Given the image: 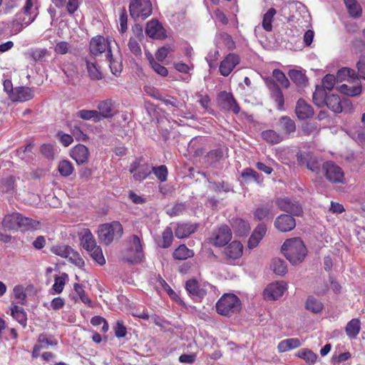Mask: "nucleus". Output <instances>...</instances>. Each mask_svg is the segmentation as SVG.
Segmentation results:
<instances>
[{
	"label": "nucleus",
	"mask_w": 365,
	"mask_h": 365,
	"mask_svg": "<svg viewBox=\"0 0 365 365\" xmlns=\"http://www.w3.org/2000/svg\"><path fill=\"white\" fill-rule=\"evenodd\" d=\"M272 77L273 78H267L265 80V83L270 92L271 98L277 104V109L283 110L284 98L279 85L284 88H288L290 86V83L284 72L278 68L273 70Z\"/></svg>",
	"instance_id": "nucleus-1"
},
{
	"label": "nucleus",
	"mask_w": 365,
	"mask_h": 365,
	"mask_svg": "<svg viewBox=\"0 0 365 365\" xmlns=\"http://www.w3.org/2000/svg\"><path fill=\"white\" fill-rule=\"evenodd\" d=\"M282 252L293 264L302 262L307 255V248L299 237L286 240L282 246Z\"/></svg>",
	"instance_id": "nucleus-2"
},
{
	"label": "nucleus",
	"mask_w": 365,
	"mask_h": 365,
	"mask_svg": "<svg viewBox=\"0 0 365 365\" xmlns=\"http://www.w3.org/2000/svg\"><path fill=\"white\" fill-rule=\"evenodd\" d=\"M144 259L143 244L140 238L135 235L130 237L128 246L123 252L122 259L130 264L140 263Z\"/></svg>",
	"instance_id": "nucleus-3"
},
{
	"label": "nucleus",
	"mask_w": 365,
	"mask_h": 365,
	"mask_svg": "<svg viewBox=\"0 0 365 365\" xmlns=\"http://www.w3.org/2000/svg\"><path fill=\"white\" fill-rule=\"evenodd\" d=\"M217 312L222 316H230L241 309L239 297L230 293L224 294L216 303Z\"/></svg>",
	"instance_id": "nucleus-4"
},
{
	"label": "nucleus",
	"mask_w": 365,
	"mask_h": 365,
	"mask_svg": "<svg viewBox=\"0 0 365 365\" xmlns=\"http://www.w3.org/2000/svg\"><path fill=\"white\" fill-rule=\"evenodd\" d=\"M123 229L118 221H113L110 223H105L100 226L98 232V238L101 242L109 245L114 240L115 237H120Z\"/></svg>",
	"instance_id": "nucleus-5"
},
{
	"label": "nucleus",
	"mask_w": 365,
	"mask_h": 365,
	"mask_svg": "<svg viewBox=\"0 0 365 365\" xmlns=\"http://www.w3.org/2000/svg\"><path fill=\"white\" fill-rule=\"evenodd\" d=\"M331 111L335 113H340L343 111L351 113L353 110V106L349 99L343 98L342 99L336 94H329L327 96L326 105Z\"/></svg>",
	"instance_id": "nucleus-6"
},
{
	"label": "nucleus",
	"mask_w": 365,
	"mask_h": 365,
	"mask_svg": "<svg viewBox=\"0 0 365 365\" xmlns=\"http://www.w3.org/2000/svg\"><path fill=\"white\" fill-rule=\"evenodd\" d=\"M130 14L133 18H148L152 13L150 0H132L129 4Z\"/></svg>",
	"instance_id": "nucleus-7"
},
{
	"label": "nucleus",
	"mask_w": 365,
	"mask_h": 365,
	"mask_svg": "<svg viewBox=\"0 0 365 365\" xmlns=\"http://www.w3.org/2000/svg\"><path fill=\"white\" fill-rule=\"evenodd\" d=\"M232 239V232L227 225L220 226L208 238V242L215 247H223Z\"/></svg>",
	"instance_id": "nucleus-8"
},
{
	"label": "nucleus",
	"mask_w": 365,
	"mask_h": 365,
	"mask_svg": "<svg viewBox=\"0 0 365 365\" xmlns=\"http://www.w3.org/2000/svg\"><path fill=\"white\" fill-rule=\"evenodd\" d=\"M326 178L332 183H344V173L341 167L332 161H327L322 165Z\"/></svg>",
	"instance_id": "nucleus-9"
},
{
	"label": "nucleus",
	"mask_w": 365,
	"mask_h": 365,
	"mask_svg": "<svg viewBox=\"0 0 365 365\" xmlns=\"http://www.w3.org/2000/svg\"><path fill=\"white\" fill-rule=\"evenodd\" d=\"M240 56L235 53H229L224 56L219 65V73L227 77L240 63Z\"/></svg>",
	"instance_id": "nucleus-10"
},
{
	"label": "nucleus",
	"mask_w": 365,
	"mask_h": 365,
	"mask_svg": "<svg viewBox=\"0 0 365 365\" xmlns=\"http://www.w3.org/2000/svg\"><path fill=\"white\" fill-rule=\"evenodd\" d=\"M297 160L299 165H305L307 169L316 174L321 170L320 163L317 158L313 155L311 152H299L297 154Z\"/></svg>",
	"instance_id": "nucleus-11"
},
{
	"label": "nucleus",
	"mask_w": 365,
	"mask_h": 365,
	"mask_svg": "<svg viewBox=\"0 0 365 365\" xmlns=\"http://www.w3.org/2000/svg\"><path fill=\"white\" fill-rule=\"evenodd\" d=\"M275 205L284 212L299 216L303 212L302 207L297 201H292L288 197H279L275 200Z\"/></svg>",
	"instance_id": "nucleus-12"
},
{
	"label": "nucleus",
	"mask_w": 365,
	"mask_h": 365,
	"mask_svg": "<svg viewBox=\"0 0 365 365\" xmlns=\"http://www.w3.org/2000/svg\"><path fill=\"white\" fill-rule=\"evenodd\" d=\"M275 215L273 202H269L258 206L253 212V217L257 221L269 222Z\"/></svg>",
	"instance_id": "nucleus-13"
},
{
	"label": "nucleus",
	"mask_w": 365,
	"mask_h": 365,
	"mask_svg": "<svg viewBox=\"0 0 365 365\" xmlns=\"http://www.w3.org/2000/svg\"><path fill=\"white\" fill-rule=\"evenodd\" d=\"M243 254V245L239 241H232L223 250V255L227 263L232 264L233 261L240 259Z\"/></svg>",
	"instance_id": "nucleus-14"
},
{
	"label": "nucleus",
	"mask_w": 365,
	"mask_h": 365,
	"mask_svg": "<svg viewBox=\"0 0 365 365\" xmlns=\"http://www.w3.org/2000/svg\"><path fill=\"white\" fill-rule=\"evenodd\" d=\"M89 50L92 55L97 56L103 52L110 50V42L108 39L105 38L103 36L98 35L91 39L89 44Z\"/></svg>",
	"instance_id": "nucleus-15"
},
{
	"label": "nucleus",
	"mask_w": 365,
	"mask_h": 365,
	"mask_svg": "<svg viewBox=\"0 0 365 365\" xmlns=\"http://www.w3.org/2000/svg\"><path fill=\"white\" fill-rule=\"evenodd\" d=\"M145 34L149 37L155 39L163 40L167 37L166 30L162 24L156 19H152L147 23Z\"/></svg>",
	"instance_id": "nucleus-16"
},
{
	"label": "nucleus",
	"mask_w": 365,
	"mask_h": 365,
	"mask_svg": "<svg viewBox=\"0 0 365 365\" xmlns=\"http://www.w3.org/2000/svg\"><path fill=\"white\" fill-rule=\"evenodd\" d=\"M274 225L279 232H287L294 229L296 222L291 215L282 214L276 217Z\"/></svg>",
	"instance_id": "nucleus-17"
},
{
	"label": "nucleus",
	"mask_w": 365,
	"mask_h": 365,
	"mask_svg": "<svg viewBox=\"0 0 365 365\" xmlns=\"http://www.w3.org/2000/svg\"><path fill=\"white\" fill-rule=\"evenodd\" d=\"M286 289V284L283 282H277L269 284L263 292L265 299L275 300L281 297Z\"/></svg>",
	"instance_id": "nucleus-18"
},
{
	"label": "nucleus",
	"mask_w": 365,
	"mask_h": 365,
	"mask_svg": "<svg viewBox=\"0 0 365 365\" xmlns=\"http://www.w3.org/2000/svg\"><path fill=\"white\" fill-rule=\"evenodd\" d=\"M37 14L36 9L34 8L33 1L26 0V4L19 16L22 24L29 25L34 21Z\"/></svg>",
	"instance_id": "nucleus-19"
},
{
	"label": "nucleus",
	"mask_w": 365,
	"mask_h": 365,
	"mask_svg": "<svg viewBox=\"0 0 365 365\" xmlns=\"http://www.w3.org/2000/svg\"><path fill=\"white\" fill-rule=\"evenodd\" d=\"M218 101L228 110H232L235 114H237L240 110L239 104L231 93L227 91L220 92L218 95Z\"/></svg>",
	"instance_id": "nucleus-20"
},
{
	"label": "nucleus",
	"mask_w": 365,
	"mask_h": 365,
	"mask_svg": "<svg viewBox=\"0 0 365 365\" xmlns=\"http://www.w3.org/2000/svg\"><path fill=\"white\" fill-rule=\"evenodd\" d=\"M89 150L86 146L78 144L74 146L71 153V157L78 165H83L88 162L89 158Z\"/></svg>",
	"instance_id": "nucleus-21"
},
{
	"label": "nucleus",
	"mask_w": 365,
	"mask_h": 365,
	"mask_svg": "<svg viewBox=\"0 0 365 365\" xmlns=\"http://www.w3.org/2000/svg\"><path fill=\"white\" fill-rule=\"evenodd\" d=\"M295 113L299 120H306L314 115L312 107L302 98L297 101L295 107Z\"/></svg>",
	"instance_id": "nucleus-22"
},
{
	"label": "nucleus",
	"mask_w": 365,
	"mask_h": 365,
	"mask_svg": "<svg viewBox=\"0 0 365 365\" xmlns=\"http://www.w3.org/2000/svg\"><path fill=\"white\" fill-rule=\"evenodd\" d=\"M34 91L29 87L19 86L14 88L10 98L13 101L25 102L32 99Z\"/></svg>",
	"instance_id": "nucleus-23"
},
{
	"label": "nucleus",
	"mask_w": 365,
	"mask_h": 365,
	"mask_svg": "<svg viewBox=\"0 0 365 365\" xmlns=\"http://www.w3.org/2000/svg\"><path fill=\"white\" fill-rule=\"evenodd\" d=\"M78 235L81 246L87 252L92 251L97 246L95 237L89 229H83Z\"/></svg>",
	"instance_id": "nucleus-24"
},
{
	"label": "nucleus",
	"mask_w": 365,
	"mask_h": 365,
	"mask_svg": "<svg viewBox=\"0 0 365 365\" xmlns=\"http://www.w3.org/2000/svg\"><path fill=\"white\" fill-rule=\"evenodd\" d=\"M198 225L197 223L187 222L179 224L175 230V235L178 239L187 237L194 233Z\"/></svg>",
	"instance_id": "nucleus-25"
},
{
	"label": "nucleus",
	"mask_w": 365,
	"mask_h": 365,
	"mask_svg": "<svg viewBox=\"0 0 365 365\" xmlns=\"http://www.w3.org/2000/svg\"><path fill=\"white\" fill-rule=\"evenodd\" d=\"M97 108L99 117L102 116L104 118H108L114 115L115 103L111 99L100 101Z\"/></svg>",
	"instance_id": "nucleus-26"
},
{
	"label": "nucleus",
	"mask_w": 365,
	"mask_h": 365,
	"mask_svg": "<svg viewBox=\"0 0 365 365\" xmlns=\"http://www.w3.org/2000/svg\"><path fill=\"white\" fill-rule=\"evenodd\" d=\"M279 125L283 134L287 137H289L296 131L295 122L287 115L282 116L279 118Z\"/></svg>",
	"instance_id": "nucleus-27"
},
{
	"label": "nucleus",
	"mask_w": 365,
	"mask_h": 365,
	"mask_svg": "<svg viewBox=\"0 0 365 365\" xmlns=\"http://www.w3.org/2000/svg\"><path fill=\"white\" fill-rule=\"evenodd\" d=\"M185 289L190 295L200 299L203 298L207 294V291L200 287L198 282L195 279L186 282Z\"/></svg>",
	"instance_id": "nucleus-28"
},
{
	"label": "nucleus",
	"mask_w": 365,
	"mask_h": 365,
	"mask_svg": "<svg viewBox=\"0 0 365 365\" xmlns=\"http://www.w3.org/2000/svg\"><path fill=\"white\" fill-rule=\"evenodd\" d=\"M232 227L236 235L245 236L250 231V225L248 221L242 218H236L232 220Z\"/></svg>",
	"instance_id": "nucleus-29"
},
{
	"label": "nucleus",
	"mask_w": 365,
	"mask_h": 365,
	"mask_svg": "<svg viewBox=\"0 0 365 365\" xmlns=\"http://www.w3.org/2000/svg\"><path fill=\"white\" fill-rule=\"evenodd\" d=\"M20 213L13 212L4 216L2 220V226L7 230L19 229Z\"/></svg>",
	"instance_id": "nucleus-30"
},
{
	"label": "nucleus",
	"mask_w": 365,
	"mask_h": 365,
	"mask_svg": "<svg viewBox=\"0 0 365 365\" xmlns=\"http://www.w3.org/2000/svg\"><path fill=\"white\" fill-rule=\"evenodd\" d=\"M349 15L354 19H358L362 15V7L357 0H344Z\"/></svg>",
	"instance_id": "nucleus-31"
},
{
	"label": "nucleus",
	"mask_w": 365,
	"mask_h": 365,
	"mask_svg": "<svg viewBox=\"0 0 365 365\" xmlns=\"http://www.w3.org/2000/svg\"><path fill=\"white\" fill-rule=\"evenodd\" d=\"M195 252L185 245H179L173 252V257L176 260H185L194 256Z\"/></svg>",
	"instance_id": "nucleus-32"
},
{
	"label": "nucleus",
	"mask_w": 365,
	"mask_h": 365,
	"mask_svg": "<svg viewBox=\"0 0 365 365\" xmlns=\"http://www.w3.org/2000/svg\"><path fill=\"white\" fill-rule=\"evenodd\" d=\"M336 78L339 81H347L351 83L358 80L355 71L347 67L339 69L336 73Z\"/></svg>",
	"instance_id": "nucleus-33"
},
{
	"label": "nucleus",
	"mask_w": 365,
	"mask_h": 365,
	"mask_svg": "<svg viewBox=\"0 0 365 365\" xmlns=\"http://www.w3.org/2000/svg\"><path fill=\"white\" fill-rule=\"evenodd\" d=\"M261 137L267 143L270 144H278L284 140L282 134L277 133L274 130H266L261 133Z\"/></svg>",
	"instance_id": "nucleus-34"
},
{
	"label": "nucleus",
	"mask_w": 365,
	"mask_h": 365,
	"mask_svg": "<svg viewBox=\"0 0 365 365\" xmlns=\"http://www.w3.org/2000/svg\"><path fill=\"white\" fill-rule=\"evenodd\" d=\"M11 314L21 326L25 327L27 324V314L24 309L17 305L11 307Z\"/></svg>",
	"instance_id": "nucleus-35"
},
{
	"label": "nucleus",
	"mask_w": 365,
	"mask_h": 365,
	"mask_svg": "<svg viewBox=\"0 0 365 365\" xmlns=\"http://www.w3.org/2000/svg\"><path fill=\"white\" fill-rule=\"evenodd\" d=\"M19 229L24 231L35 230L40 226V222L29 217H24L20 213Z\"/></svg>",
	"instance_id": "nucleus-36"
},
{
	"label": "nucleus",
	"mask_w": 365,
	"mask_h": 365,
	"mask_svg": "<svg viewBox=\"0 0 365 365\" xmlns=\"http://www.w3.org/2000/svg\"><path fill=\"white\" fill-rule=\"evenodd\" d=\"M361 330V322L359 319H352L349 321L345 328L346 334L351 339H355Z\"/></svg>",
	"instance_id": "nucleus-37"
},
{
	"label": "nucleus",
	"mask_w": 365,
	"mask_h": 365,
	"mask_svg": "<svg viewBox=\"0 0 365 365\" xmlns=\"http://www.w3.org/2000/svg\"><path fill=\"white\" fill-rule=\"evenodd\" d=\"M106 58L109 62V66L112 73L118 76L123 70L122 62L119 59L113 58L111 50H109L108 53H106Z\"/></svg>",
	"instance_id": "nucleus-38"
},
{
	"label": "nucleus",
	"mask_w": 365,
	"mask_h": 365,
	"mask_svg": "<svg viewBox=\"0 0 365 365\" xmlns=\"http://www.w3.org/2000/svg\"><path fill=\"white\" fill-rule=\"evenodd\" d=\"M329 94L326 93V91L319 86L316 87V89L313 93V101L315 105L318 107L322 108L326 105L327 96Z\"/></svg>",
	"instance_id": "nucleus-39"
},
{
	"label": "nucleus",
	"mask_w": 365,
	"mask_h": 365,
	"mask_svg": "<svg viewBox=\"0 0 365 365\" xmlns=\"http://www.w3.org/2000/svg\"><path fill=\"white\" fill-rule=\"evenodd\" d=\"M224 153L221 148H216L209 151L205 155V162L210 165L220 162L223 158Z\"/></svg>",
	"instance_id": "nucleus-40"
},
{
	"label": "nucleus",
	"mask_w": 365,
	"mask_h": 365,
	"mask_svg": "<svg viewBox=\"0 0 365 365\" xmlns=\"http://www.w3.org/2000/svg\"><path fill=\"white\" fill-rule=\"evenodd\" d=\"M58 171L61 176L66 178L73 173L74 167L71 161L68 160H63L58 163Z\"/></svg>",
	"instance_id": "nucleus-41"
},
{
	"label": "nucleus",
	"mask_w": 365,
	"mask_h": 365,
	"mask_svg": "<svg viewBox=\"0 0 365 365\" xmlns=\"http://www.w3.org/2000/svg\"><path fill=\"white\" fill-rule=\"evenodd\" d=\"M300 359H302L309 364H314L317 359V355L309 349H302L296 354Z\"/></svg>",
	"instance_id": "nucleus-42"
},
{
	"label": "nucleus",
	"mask_w": 365,
	"mask_h": 365,
	"mask_svg": "<svg viewBox=\"0 0 365 365\" xmlns=\"http://www.w3.org/2000/svg\"><path fill=\"white\" fill-rule=\"evenodd\" d=\"M290 79L297 86H304L307 83V78L302 71L292 69L288 73Z\"/></svg>",
	"instance_id": "nucleus-43"
},
{
	"label": "nucleus",
	"mask_w": 365,
	"mask_h": 365,
	"mask_svg": "<svg viewBox=\"0 0 365 365\" xmlns=\"http://www.w3.org/2000/svg\"><path fill=\"white\" fill-rule=\"evenodd\" d=\"M151 174L150 166L148 163H145L137 171L133 173V178L135 181L142 182L149 177Z\"/></svg>",
	"instance_id": "nucleus-44"
},
{
	"label": "nucleus",
	"mask_w": 365,
	"mask_h": 365,
	"mask_svg": "<svg viewBox=\"0 0 365 365\" xmlns=\"http://www.w3.org/2000/svg\"><path fill=\"white\" fill-rule=\"evenodd\" d=\"M276 10L274 8H270L263 16L262 26V28L267 31L272 30V21Z\"/></svg>",
	"instance_id": "nucleus-45"
},
{
	"label": "nucleus",
	"mask_w": 365,
	"mask_h": 365,
	"mask_svg": "<svg viewBox=\"0 0 365 365\" xmlns=\"http://www.w3.org/2000/svg\"><path fill=\"white\" fill-rule=\"evenodd\" d=\"M173 240V232L170 227H167L162 233V240L158 243L163 248H168L171 246Z\"/></svg>",
	"instance_id": "nucleus-46"
},
{
	"label": "nucleus",
	"mask_w": 365,
	"mask_h": 365,
	"mask_svg": "<svg viewBox=\"0 0 365 365\" xmlns=\"http://www.w3.org/2000/svg\"><path fill=\"white\" fill-rule=\"evenodd\" d=\"M271 268L275 274L280 276L285 274L287 271L286 262L279 258L272 259Z\"/></svg>",
	"instance_id": "nucleus-47"
},
{
	"label": "nucleus",
	"mask_w": 365,
	"mask_h": 365,
	"mask_svg": "<svg viewBox=\"0 0 365 365\" xmlns=\"http://www.w3.org/2000/svg\"><path fill=\"white\" fill-rule=\"evenodd\" d=\"M324 308L323 304L314 297H309L306 301V309L313 313H319Z\"/></svg>",
	"instance_id": "nucleus-48"
},
{
	"label": "nucleus",
	"mask_w": 365,
	"mask_h": 365,
	"mask_svg": "<svg viewBox=\"0 0 365 365\" xmlns=\"http://www.w3.org/2000/svg\"><path fill=\"white\" fill-rule=\"evenodd\" d=\"M73 289L83 304L87 305L88 307H93L92 301L86 294L81 284L78 283H75L73 284Z\"/></svg>",
	"instance_id": "nucleus-49"
},
{
	"label": "nucleus",
	"mask_w": 365,
	"mask_h": 365,
	"mask_svg": "<svg viewBox=\"0 0 365 365\" xmlns=\"http://www.w3.org/2000/svg\"><path fill=\"white\" fill-rule=\"evenodd\" d=\"M38 345H45L46 349L51 346H56L58 344V340L51 335H48L46 333H41L38 335L37 339Z\"/></svg>",
	"instance_id": "nucleus-50"
},
{
	"label": "nucleus",
	"mask_w": 365,
	"mask_h": 365,
	"mask_svg": "<svg viewBox=\"0 0 365 365\" xmlns=\"http://www.w3.org/2000/svg\"><path fill=\"white\" fill-rule=\"evenodd\" d=\"M16 178L14 176H9L2 180L0 187L4 192H14L16 190Z\"/></svg>",
	"instance_id": "nucleus-51"
},
{
	"label": "nucleus",
	"mask_w": 365,
	"mask_h": 365,
	"mask_svg": "<svg viewBox=\"0 0 365 365\" xmlns=\"http://www.w3.org/2000/svg\"><path fill=\"white\" fill-rule=\"evenodd\" d=\"M150 170L161 182H164L167 180L168 170L165 165L153 166Z\"/></svg>",
	"instance_id": "nucleus-52"
},
{
	"label": "nucleus",
	"mask_w": 365,
	"mask_h": 365,
	"mask_svg": "<svg viewBox=\"0 0 365 365\" xmlns=\"http://www.w3.org/2000/svg\"><path fill=\"white\" fill-rule=\"evenodd\" d=\"M28 55L34 61H41L45 57L50 55L49 51L43 48H35L31 49L28 52Z\"/></svg>",
	"instance_id": "nucleus-53"
},
{
	"label": "nucleus",
	"mask_w": 365,
	"mask_h": 365,
	"mask_svg": "<svg viewBox=\"0 0 365 365\" xmlns=\"http://www.w3.org/2000/svg\"><path fill=\"white\" fill-rule=\"evenodd\" d=\"M77 116L83 120H93L97 122L100 120L99 113L95 110H81L77 113Z\"/></svg>",
	"instance_id": "nucleus-54"
},
{
	"label": "nucleus",
	"mask_w": 365,
	"mask_h": 365,
	"mask_svg": "<svg viewBox=\"0 0 365 365\" xmlns=\"http://www.w3.org/2000/svg\"><path fill=\"white\" fill-rule=\"evenodd\" d=\"M86 68L89 77L92 80H101L102 78V73L96 63L86 61Z\"/></svg>",
	"instance_id": "nucleus-55"
},
{
	"label": "nucleus",
	"mask_w": 365,
	"mask_h": 365,
	"mask_svg": "<svg viewBox=\"0 0 365 365\" xmlns=\"http://www.w3.org/2000/svg\"><path fill=\"white\" fill-rule=\"evenodd\" d=\"M88 252L91 258L99 265L103 266L106 264V259L100 246L97 245L92 251H88Z\"/></svg>",
	"instance_id": "nucleus-56"
},
{
	"label": "nucleus",
	"mask_w": 365,
	"mask_h": 365,
	"mask_svg": "<svg viewBox=\"0 0 365 365\" xmlns=\"http://www.w3.org/2000/svg\"><path fill=\"white\" fill-rule=\"evenodd\" d=\"M149 63L154 71L160 76L165 77L168 75L167 68L158 63L153 56L149 58Z\"/></svg>",
	"instance_id": "nucleus-57"
},
{
	"label": "nucleus",
	"mask_w": 365,
	"mask_h": 365,
	"mask_svg": "<svg viewBox=\"0 0 365 365\" xmlns=\"http://www.w3.org/2000/svg\"><path fill=\"white\" fill-rule=\"evenodd\" d=\"M341 92H343L346 96H356L361 94L362 88L360 83H358L354 86H349L348 85L343 84L341 86Z\"/></svg>",
	"instance_id": "nucleus-58"
},
{
	"label": "nucleus",
	"mask_w": 365,
	"mask_h": 365,
	"mask_svg": "<svg viewBox=\"0 0 365 365\" xmlns=\"http://www.w3.org/2000/svg\"><path fill=\"white\" fill-rule=\"evenodd\" d=\"M67 259H68L70 262L80 268L83 267L85 264V262L80 254L73 248H71Z\"/></svg>",
	"instance_id": "nucleus-59"
},
{
	"label": "nucleus",
	"mask_w": 365,
	"mask_h": 365,
	"mask_svg": "<svg viewBox=\"0 0 365 365\" xmlns=\"http://www.w3.org/2000/svg\"><path fill=\"white\" fill-rule=\"evenodd\" d=\"M68 245H56L53 246L51 251L53 254L60 256L63 258H68V255L71 250Z\"/></svg>",
	"instance_id": "nucleus-60"
},
{
	"label": "nucleus",
	"mask_w": 365,
	"mask_h": 365,
	"mask_svg": "<svg viewBox=\"0 0 365 365\" xmlns=\"http://www.w3.org/2000/svg\"><path fill=\"white\" fill-rule=\"evenodd\" d=\"M241 176L245 180L252 178L257 183H260L262 180L260 178V175L251 168L244 169L242 172Z\"/></svg>",
	"instance_id": "nucleus-61"
},
{
	"label": "nucleus",
	"mask_w": 365,
	"mask_h": 365,
	"mask_svg": "<svg viewBox=\"0 0 365 365\" xmlns=\"http://www.w3.org/2000/svg\"><path fill=\"white\" fill-rule=\"evenodd\" d=\"M220 37L223 44L228 50L232 51L235 49L236 44L231 35L224 32L220 34Z\"/></svg>",
	"instance_id": "nucleus-62"
},
{
	"label": "nucleus",
	"mask_w": 365,
	"mask_h": 365,
	"mask_svg": "<svg viewBox=\"0 0 365 365\" xmlns=\"http://www.w3.org/2000/svg\"><path fill=\"white\" fill-rule=\"evenodd\" d=\"M336 77L331 74L326 75L322 79V88L326 90L331 91L336 83Z\"/></svg>",
	"instance_id": "nucleus-63"
},
{
	"label": "nucleus",
	"mask_w": 365,
	"mask_h": 365,
	"mask_svg": "<svg viewBox=\"0 0 365 365\" xmlns=\"http://www.w3.org/2000/svg\"><path fill=\"white\" fill-rule=\"evenodd\" d=\"M14 294L15 298L19 300V302L21 304H24L26 299V294L24 292V289L22 286H16L14 288Z\"/></svg>",
	"instance_id": "nucleus-64"
}]
</instances>
